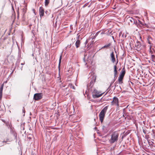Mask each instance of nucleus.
<instances>
[{
  "label": "nucleus",
  "instance_id": "f257e3e1",
  "mask_svg": "<svg viewBox=\"0 0 155 155\" xmlns=\"http://www.w3.org/2000/svg\"><path fill=\"white\" fill-rule=\"evenodd\" d=\"M119 134L118 132L114 131L111 134V137L109 140V142L111 143H114L117 142Z\"/></svg>",
  "mask_w": 155,
  "mask_h": 155
},
{
  "label": "nucleus",
  "instance_id": "f03ea898",
  "mask_svg": "<svg viewBox=\"0 0 155 155\" xmlns=\"http://www.w3.org/2000/svg\"><path fill=\"white\" fill-rule=\"evenodd\" d=\"M108 106H105L101 111L99 114V117L100 121L102 123L105 116V114L107 110Z\"/></svg>",
  "mask_w": 155,
  "mask_h": 155
},
{
  "label": "nucleus",
  "instance_id": "7ed1b4c3",
  "mask_svg": "<svg viewBox=\"0 0 155 155\" xmlns=\"http://www.w3.org/2000/svg\"><path fill=\"white\" fill-rule=\"evenodd\" d=\"M126 22L128 23L129 25H132L135 24L136 25H137V21L135 22L134 19L131 17H130L127 16L126 17Z\"/></svg>",
  "mask_w": 155,
  "mask_h": 155
},
{
  "label": "nucleus",
  "instance_id": "20e7f679",
  "mask_svg": "<svg viewBox=\"0 0 155 155\" xmlns=\"http://www.w3.org/2000/svg\"><path fill=\"white\" fill-rule=\"evenodd\" d=\"M125 68H124L120 72V76H119L118 79V81L119 84H121L122 83V80L125 74Z\"/></svg>",
  "mask_w": 155,
  "mask_h": 155
},
{
  "label": "nucleus",
  "instance_id": "39448f33",
  "mask_svg": "<svg viewBox=\"0 0 155 155\" xmlns=\"http://www.w3.org/2000/svg\"><path fill=\"white\" fill-rule=\"evenodd\" d=\"M100 92L95 89L92 92V97L94 98H98L101 96L103 93L99 94Z\"/></svg>",
  "mask_w": 155,
  "mask_h": 155
},
{
  "label": "nucleus",
  "instance_id": "423d86ee",
  "mask_svg": "<svg viewBox=\"0 0 155 155\" xmlns=\"http://www.w3.org/2000/svg\"><path fill=\"white\" fill-rule=\"evenodd\" d=\"M84 61H85L86 60H87V62L85 64H92V58L91 56H89L88 55H84Z\"/></svg>",
  "mask_w": 155,
  "mask_h": 155
},
{
  "label": "nucleus",
  "instance_id": "0eeeda50",
  "mask_svg": "<svg viewBox=\"0 0 155 155\" xmlns=\"http://www.w3.org/2000/svg\"><path fill=\"white\" fill-rule=\"evenodd\" d=\"M111 105H115L117 106V107H118L119 104V100L118 98L115 97L113 98V100L111 102Z\"/></svg>",
  "mask_w": 155,
  "mask_h": 155
},
{
  "label": "nucleus",
  "instance_id": "6e6552de",
  "mask_svg": "<svg viewBox=\"0 0 155 155\" xmlns=\"http://www.w3.org/2000/svg\"><path fill=\"white\" fill-rule=\"evenodd\" d=\"M42 93H36L34 96V99L35 100H38L42 98Z\"/></svg>",
  "mask_w": 155,
  "mask_h": 155
},
{
  "label": "nucleus",
  "instance_id": "1a4fd4ad",
  "mask_svg": "<svg viewBox=\"0 0 155 155\" xmlns=\"http://www.w3.org/2000/svg\"><path fill=\"white\" fill-rule=\"evenodd\" d=\"M39 13L41 17L43 16L44 14V10L43 8L40 7L39 9Z\"/></svg>",
  "mask_w": 155,
  "mask_h": 155
},
{
  "label": "nucleus",
  "instance_id": "9d476101",
  "mask_svg": "<svg viewBox=\"0 0 155 155\" xmlns=\"http://www.w3.org/2000/svg\"><path fill=\"white\" fill-rule=\"evenodd\" d=\"M110 57L111 58V61L113 63H114L115 61V59L114 57V52L112 51L110 54Z\"/></svg>",
  "mask_w": 155,
  "mask_h": 155
},
{
  "label": "nucleus",
  "instance_id": "9b49d317",
  "mask_svg": "<svg viewBox=\"0 0 155 155\" xmlns=\"http://www.w3.org/2000/svg\"><path fill=\"white\" fill-rule=\"evenodd\" d=\"M117 63V62L116 64L114 66V78L117 76V66L116 64Z\"/></svg>",
  "mask_w": 155,
  "mask_h": 155
},
{
  "label": "nucleus",
  "instance_id": "f8f14e48",
  "mask_svg": "<svg viewBox=\"0 0 155 155\" xmlns=\"http://www.w3.org/2000/svg\"><path fill=\"white\" fill-rule=\"evenodd\" d=\"M102 130L104 133H106L108 131V130L107 127L104 126L102 127Z\"/></svg>",
  "mask_w": 155,
  "mask_h": 155
},
{
  "label": "nucleus",
  "instance_id": "ddd939ff",
  "mask_svg": "<svg viewBox=\"0 0 155 155\" xmlns=\"http://www.w3.org/2000/svg\"><path fill=\"white\" fill-rule=\"evenodd\" d=\"M95 80L94 81H91L90 82V83L87 85L88 87H89L90 88H91L92 87L93 85L94 82L95 81Z\"/></svg>",
  "mask_w": 155,
  "mask_h": 155
},
{
  "label": "nucleus",
  "instance_id": "4468645a",
  "mask_svg": "<svg viewBox=\"0 0 155 155\" xmlns=\"http://www.w3.org/2000/svg\"><path fill=\"white\" fill-rule=\"evenodd\" d=\"M80 41L79 40H78L76 41L75 43V46L77 48L80 46Z\"/></svg>",
  "mask_w": 155,
  "mask_h": 155
},
{
  "label": "nucleus",
  "instance_id": "2eb2a0df",
  "mask_svg": "<svg viewBox=\"0 0 155 155\" xmlns=\"http://www.w3.org/2000/svg\"><path fill=\"white\" fill-rule=\"evenodd\" d=\"M110 44H108L107 45H106L102 47V48H101V49H102V48H108L109 46H110Z\"/></svg>",
  "mask_w": 155,
  "mask_h": 155
},
{
  "label": "nucleus",
  "instance_id": "dca6fc26",
  "mask_svg": "<svg viewBox=\"0 0 155 155\" xmlns=\"http://www.w3.org/2000/svg\"><path fill=\"white\" fill-rule=\"evenodd\" d=\"M49 2V0H45V5L47 6Z\"/></svg>",
  "mask_w": 155,
  "mask_h": 155
},
{
  "label": "nucleus",
  "instance_id": "f3484780",
  "mask_svg": "<svg viewBox=\"0 0 155 155\" xmlns=\"http://www.w3.org/2000/svg\"><path fill=\"white\" fill-rule=\"evenodd\" d=\"M68 86L71 88L73 89H75V88L71 84H69Z\"/></svg>",
  "mask_w": 155,
  "mask_h": 155
},
{
  "label": "nucleus",
  "instance_id": "a211bd4d",
  "mask_svg": "<svg viewBox=\"0 0 155 155\" xmlns=\"http://www.w3.org/2000/svg\"><path fill=\"white\" fill-rule=\"evenodd\" d=\"M3 84H2L0 88V92L2 93V91L3 88Z\"/></svg>",
  "mask_w": 155,
  "mask_h": 155
},
{
  "label": "nucleus",
  "instance_id": "6ab92c4d",
  "mask_svg": "<svg viewBox=\"0 0 155 155\" xmlns=\"http://www.w3.org/2000/svg\"><path fill=\"white\" fill-rule=\"evenodd\" d=\"M22 14H23V15H24V14L26 12V9L25 8H23L22 9Z\"/></svg>",
  "mask_w": 155,
  "mask_h": 155
},
{
  "label": "nucleus",
  "instance_id": "aec40b11",
  "mask_svg": "<svg viewBox=\"0 0 155 155\" xmlns=\"http://www.w3.org/2000/svg\"><path fill=\"white\" fill-rule=\"evenodd\" d=\"M2 93L0 92V100L2 99Z\"/></svg>",
  "mask_w": 155,
  "mask_h": 155
},
{
  "label": "nucleus",
  "instance_id": "412c9836",
  "mask_svg": "<svg viewBox=\"0 0 155 155\" xmlns=\"http://www.w3.org/2000/svg\"><path fill=\"white\" fill-rule=\"evenodd\" d=\"M61 55L60 57L59 60V64L61 63Z\"/></svg>",
  "mask_w": 155,
  "mask_h": 155
},
{
  "label": "nucleus",
  "instance_id": "4be33fe9",
  "mask_svg": "<svg viewBox=\"0 0 155 155\" xmlns=\"http://www.w3.org/2000/svg\"><path fill=\"white\" fill-rule=\"evenodd\" d=\"M112 32V31L110 30H109L108 31V34H110Z\"/></svg>",
  "mask_w": 155,
  "mask_h": 155
},
{
  "label": "nucleus",
  "instance_id": "5701e85b",
  "mask_svg": "<svg viewBox=\"0 0 155 155\" xmlns=\"http://www.w3.org/2000/svg\"><path fill=\"white\" fill-rule=\"evenodd\" d=\"M88 40H86V41H85V43H84V44L86 45L88 43Z\"/></svg>",
  "mask_w": 155,
  "mask_h": 155
},
{
  "label": "nucleus",
  "instance_id": "b1692460",
  "mask_svg": "<svg viewBox=\"0 0 155 155\" xmlns=\"http://www.w3.org/2000/svg\"><path fill=\"white\" fill-rule=\"evenodd\" d=\"M2 120L3 122H4L5 123V121L4 120Z\"/></svg>",
  "mask_w": 155,
  "mask_h": 155
},
{
  "label": "nucleus",
  "instance_id": "393cba45",
  "mask_svg": "<svg viewBox=\"0 0 155 155\" xmlns=\"http://www.w3.org/2000/svg\"><path fill=\"white\" fill-rule=\"evenodd\" d=\"M24 64H25V63H24H24H21V65H24Z\"/></svg>",
  "mask_w": 155,
  "mask_h": 155
},
{
  "label": "nucleus",
  "instance_id": "a878e982",
  "mask_svg": "<svg viewBox=\"0 0 155 155\" xmlns=\"http://www.w3.org/2000/svg\"><path fill=\"white\" fill-rule=\"evenodd\" d=\"M23 112L25 113V110H23Z\"/></svg>",
  "mask_w": 155,
  "mask_h": 155
},
{
  "label": "nucleus",
  "instance_id": "bb28decb",
  "mask_svg": "<svg viewBox=\"0 0 155 155\" xmlns=\"http://www.w3.org/2000/svg\"><path fill=\"white\" fill-rule=\"evenodd\" d=\"M112 38L113 39H114V37L113 36H112Z\"/></svg>",
  "mask_w": 155,
  "mask_h": 155
},
{
  "label": "nucleus",
  "instance_id": "cd10ccee",
  "mask_svg": "<svg viewBox=\"0 0 155 155\" xmlns=\"http://www.w3.org/2000/svg\"><path fill=\"white\" fill-rule=\"evenodd\" d=\"M93 41H92L91 42V44H93Z\"/></svg>",
  "mask_w": 155,
  "mask_h": 155
},
{
  "label": "nucleus",
  "instance_id": "c85d7f7f",
  "mask_svg": "<svg viewBox=\"0 0 155 155\" xmlns=\"http://www.w3.org/2000/svg\"><path fill=\"white\" fill-rule=\"evenodd\" d=\"M22 67L21 68V70H22Z\"/></svg>",
  "mask_w": 155,
  "mask_h": 155
},
{
  "label": "nucleus",
  "instance_id": "c756f323",
  "mask_svg": "<svg viewBox=\"0 0 155 155\" xmlns=\"http://www.w3.org/2000/svg\"><path fill=\"white\" fill-rule=\"evenodd\" d=\"M89 64H88L87 65V66H88V65ZM89 65H90V64H89Z\"/></svg>",
  "mask_w": 155,
  "mask_h": 155
},
{
  "label": "nucleus",
  "instance_id": "7c9ffc66",
  "mask_svg": "<svg viewBox=\"0 0 155 155\" xmlns=\"http://www.w3.org/2000/svg\"><path fill=\"white\" fill-rule=\"evenodd\" d=\"M89 64H88L87 65V66H88V65ZM89 65H90V64H89Z\"/></svg>",
  "mask_w": 155,
  "mask_h": 155
},
{
  "label": "nucleus",
  "instance_id": "2f4dec72",
  "mask_svg": "<svg viewBox=\"0 0 155 155\" xmlns=\"http://www.w3.org/2000/svg\"><path fill=\"white\" fill-rule=\"evenodd\" d=\"M89 64H88L87 65V66H88V65ZM89 65H90V64H89Z\"/></svg>",
  "mask_w": 155,
  "mask_h": 155
},
{
  "label": "nucleus",
  "instance_id": "473e14b6",
  "mask_svg": "<svg viewBox=\"0 0 155 155\" xmlns=\"http://www.w3.org/2000/svg\"><path fill=\"white\" fill-rule=\"evenodd\" d=\"M97 34H96V36H97Z\"/></svg>",
  "mask_w": 155,
  "mask_h": 155
},
{
  "label": "nucleus",
  "instance_id": "72a5a7b5",
  "mask_svg": "<svg viewBox=\"0 0 155 155\" xmlns=\"http://www.w3.org/2000/svg\"><path fill=\"white\" fill-rule=\"evenodd\" d=\"M71 47V45H70V46H69V48Z\"/></svg>",
  "mask_w": 155,
  "mask_h": 155
},
{
  "label": "nucleus",
  "instance_id": "f704fd0d",
  "mask_svg": "<svg viewBox=\"0 0 155 155\" xmlns=\"http://www.w3.org/2000/svg\"><path fill=\"white\" fill-rule=\"evenodd\" d=\"M143 132L144 133V134H145V133L144 132V131H143Z\"/></svg>",
  "mask_w": 155,
  "mask_h": 155
}]
</instances>
